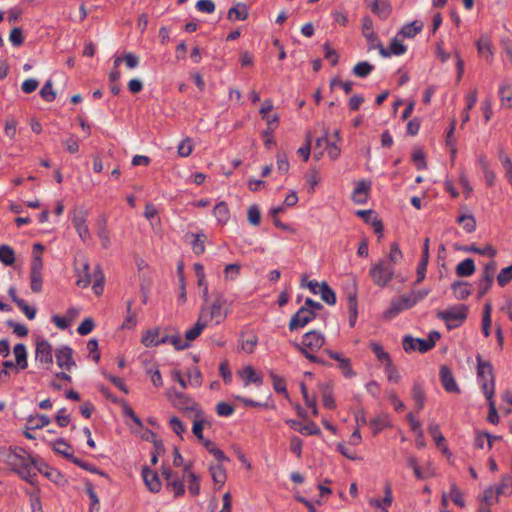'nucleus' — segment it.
I'll use <instances>...</instances> for the list:
<instances>
[{
	"label": "nucleus",
	"instance_id": "42",
	"mask_svg": "<svg viewBox=\"0 0 512 512\" xmlns=\"http://www.w3.org/2000/svg\"><path fill=\"white\" fill-rule=\"evenodd\" d=\"M159 329L148 330L142 337L141 342L146 347L160 345Z\"/></svg>",
	"mask_w": 512,
	"mask_h": 512
},
{
	"label": "nucleus",
	"instance_id": "4",
	"mask_svg": "<svg viewBox=\"0 0 512 512\" xmlns=\"http://www.w3.org/2000/svg\"><path fill=\"white\" fill-rule=\"evenodd\" d=\"M468 307L466 305L453 306L438 312L437 316L446 323L449 330L460 326L467 318Z\"/></svg>",
	"mask_w": 512,
	"mask_h": 512
},
{
	"label": "nucleus",
	"instance_id": "22",
	"mask_svg": "<svg viewBox=\"0 0 512 512\" xmlns=\"http://www.w3.org/2000/svg\"><path fill=\"white\" fill-rule=\"evenodd\" d=\"M192 463H187L184 465V474L187 477L188 481V489L189 492L196 496L200 492V479L199 477L191 470Z\"/></svg>",
	"mask_w": 512,
	"mask_h": 512
},
{
	"label": "nucleus",
	"instance_id": "24",
	"mask_svg": "<svg viewBox=\"0 0 512 512\" xmlns=\"http://www.w3.org/2000/svg\"><path fill=\"white\" fill-rule=\"evenodd\" d=\"M208 322L202 318V316L199 314V317L197 319V322L195 323V325L186 331L185 333V339L184 340L185 342H191L193 340H195L196 338H198L200 336V334L202 333V331L208 326Z\"/></svg>",
	"mask_w": 512,
	"mask_h": 512
},
{
	"label": "nucleus",
	"instance_id": "41",
	"mask_svg": "<svg viewBox=\"0 0 512 512\" xmlns=\"http://www.w3.org/2000/svg\"><path fill=\"white\" fill-rule=\"evenodd\" d=\"M210 473L216 485H219L220 487L224 485L226 481V472L222 465H211Z\"/></svg>",
	"mask_w": 512,
	"mask_h": 512
},
{
	"label": "nucleus",
	"instance_id": "63",
	"mask_svg": "<svg viewBox=\"0 0 512 512\" xmlns=\"http://www.w3.org/2000/svg\"><path fill=\"white\" fill-rule=\"evenodd\" d=\"M496 496V488L489 487L484 491L483 502L489 507L498 501Z\"/></svg>",
	"mask_w": 512,
	"mask_h": 512
},
{
	"label": "nucleus",
	"instance_id": "3",
	"mask_svg": "<svg viewBox=\"0 0 512 512\" xmlns=\"http://www.w3.org/2000/svg\"><path fill=\"white\" fill-rule=\"evenodd\" d=\"M214 300L210 306H203L200 310V315L208 323L215 321V324H221L230 313V305L228 299L222 292H215Z\"/></svg>",
	"mask_w": 512,
	"mask_h": 512
},
{
	"label": "nucleus",
	"instance_id": "7",
	"mask_svg": "<svg viewBox=\"0 0 512 512\" xmlns=\"http://www.w3.org/2000/svg\"><path fill=\"white\" fill-rule=\"evenodd\" d=\"M43 262L41 255L33 256L30 268V287L35 293H39L42 290L43 278H42Z\"/></svg>",
	"mask_w": 512,
	"mask_h": 512
},
{
	"label": "nucleus",
	"instance_id": "35",
	"mask_svg": "<svg viewBox=\"0 0 512 512\" xmlns=\"http://www.w3.org/2000/svg\"><path fill=\"white\" fill-rule=\"evenodd\" d=\"M160 343H170L175 347L176 350H184L190 346V344L188 342H185L179 334L166 335L160 339Z\"/></svg>",
	"mask_w": 512,
	"mask_h": 512
},
{
	"label": "nucleus",
	"instance_id": "47",
	"mask_svg": "<svg viewBox=\"0 0 512 512\" xmlns=\"http://www.w3.org/2000/svg\"><path fill=\"white\" fill-rule=\"evenodd\" d=\"M465 252H472L479 255H486L489 257H494L496 255V250L491 245H486L484 248H478L474 244L470 246H465L463 248Z\"/></svg>",
	"mask_w": 512,
	"mask_h": 512
},
{
	"label": "nucleus",
	"instance_id": "60",
	"mask_svg": "<svg viewBox=\"0 0 512 512\" xmlns=\"http://www.w3.org/2000/svg\"><path fill=\"white\" fill-rule=\"evenodd\" d=\"M338 368L346 378H352L355 376V372L351 367V361L349 358L341 360V362L338 363Z\"/></svg>",
	"mask_w": 512,
	"mask_h": 512
},
{
	"label": "nucleus",
	"instance_id": "25",
	"mask_svg": "<svg viewBox=\"0 0 512 512\" xmlns=\"http://www.w3.org/2000/svg\"><path fill=\"white\" fill-rule=\"evenodd\" d=\"M249 16V10L246 4L237 3L235 6L231 7L228 10L227 18L231 21L233 20H241L244 21Z\"/></svg>",
	"mask_w": 512,
	"mask_h": 512
},
{
	"label": "nucleus",
	"instance_id": "16",
	"mask_svg": "<svg viewBox=\"0 0 512 512\" xmlns=\"http://www.w3.org/2000/svg\"><path fill=\"white\" fill-rule=\"evenodd\" d=\"M477 361V377L479 378L480 382H483L485 380H493L495 379L494 376V369L492 364L489 361L483 360L481 355L478 354L476 356Z\"/></svg>",
	"mask_w": 512,
	"mask_h": 512
},
{
	"label": "nucleus",
	"instance_id": "44",
	"mask_svg": "<svg viewBox=\"0 0 512 512\" xmlns=\"http://www.w3.org/2000/svg\"><path fill=\"white\" fill-rule=\"evenodd\" d=\"M495 488H496V496L510 495L512 493V477L509 475L503 476L501 479V483Z\"/></svg>",
	"mask_w": 512,
	"mask_h": 512
},
{
	"label": "nucleus",
	"instance_id": "8",
	"mask_svg": "<svg viewBox=\"0 0 512 512\" xmlns=\"http://www.w3.org/2000/svg\"><path fill=\"white\" fill-rule=\"evenodd\" d=\"M403 349L409 353L412 351H419L425 353L435 346V340H425L420 338H413L412 336H405L402 340Z\"/></svg>",
	"mask_w": 512,
	"mask_h": 512
},
{
	"label": "nucleus",
	"instance_id": "12",
	"mask_svg": "<svg viewBox=\"0 0 512 512\" xmlns=\"http://www.w3.org/2000/svg\"><path fill=\"white\" fill-rule=\"evenodd\" d=\"M36 360L49 369L53 363L52 346L47 340L38 341L36 344Z\"/></svg>",
	"mask_w": 512,
	"mask_h": 512
},
{
	"label": "nucleus",
	"instance_id": "48",
	"mask_svg": "<svg viewBox=\"0 0 512 512\" xmlns=\"http://www.w3.org/2000/svg\"><path fill=\"white\" fill-rule=\"evenodd\" d=\"M374 69V66L366 61L357 63L353 68V73L357 77H366L368 76Z\"/></svg>",
	"mask_w": 512,
	"mask_h": 512
},
{
	"label": "nucleus",
	"instance_id": "53",
	"mask_svg": "<svg viewBox=\"0 0 512 512\" xmlns=\"http://www.w3.org/2000/svg\"><path fill=\"white\" fill-rule=\"evenodd\" d=\"M193 151V143L190 138H185L178 145L177 152L181 157H188Z\"/></svg>",
	"mask_w": 512,
	"mask_h": 512
},
{
	"label": "nucleus",
	"instance_id": "55",
	"mask_svg": "<svg viewBox=\"0 0 512 512\" xmlns=\"http://www.w3.org/2000/svg\"><path fill=\"white\" fill-rule=\"evenodd\" d=\"M512 280V264L503 268L497 276L499 286L504 287Z\"/></svg>",
	"mask_w": 512,
	"mask_h": 512
},
{
	"label": "nucleus",
	"instance_id": "23",
	"mask_svg": "<svg viewBox=\"0 0 512 512\" xmlns=\"http://www.w3.org/2000/svg\"><path fill=\"white\" fill-rule=\"evenodd\" d=\"M371 188V183L367 181H360L354 188L352 199L357 204H363L366 202L368 193Z\"/></svg>",
	"mask_w": 512,
	"mask_h": 512
},
{
	"label": "nucleus",
	"instance_id": "52",
	"mask_svg": "<svg viewBox=\"0 0 512 512\" xmlns=\"http://www.w3.org/2000/svg\"><path fill=\"white\" fill-rule=\"evenodd\" d=\"M257 343L258 337L255 334H251L248 339L241 341L240 349L248 354H251L254 352Z\"/></svg>",
	"mask_w": 512,
	"mask_h": 512
},
{
	"label": "nucleus",
	"instance_id": "29",
	"mask_svg": "<svg viewBox=\"0 0 512 512\" xmlns=\"http://www.w3.org/2000/svg\"><path fill=\"white\" fill-rule=\"evenodd\" d=\"M454 296L457 299L464 300L471 295V285L467 282L456 281L452 284Z\"/></svg>",
	"mask_w": 512,
	"mask_h": 512
},
{
	"label": "nucleus",
	"instance_id": "46",
	"mask_svg": "<svg viewBox=\"0 0 512 512\" xmlns=\"http://www.w3.org/2000/svg\"><path fill=\"white\" fill-rule=\"evenodd\" d=\"M214 215L218 222L225 224L229 219V209L225 202H219L214 207Z\"/></svg>",
	"mask_w": 512,
	"mask_h": 512
},
{
	"label": "nucleus",
	"instance_id": "43",
	"mask_svg": "<svg viewBox=\"0 0 512 512\" xmlns=\"http://www.w3.org/2000/svg\"><path fill=\"white\" fill-rule=\"evenodd\" d=\"M0 261L7 265L11 266L15 262V253L14 250L8 245L0 246Z\"/></svg>",
	"mask_w": 512,
	"mask_h": 512
},
{
	"label": "nucleus",
	"instance_id": "56",
	"mask_svg": "<svg viewBox=\"0 0 512 512\" xmlns=\"http://www.w3.org/2000/svg\"><path fill=\"white\" fill-rule=\"evenodd\" d=\"M499 96L502 102V105H506L507 107H512V91L509 86L501 85L499 88Z\"/></svg>",
	"mask_w": 512,
	"mask_h": 512
},
{
	"label": "nucleus",
	"instance_id": "13",
	"mask_svg": "<svg viewBox=\"0 0 512 512\" xmlns=\"http://www.w3.org/2000/svg\"><path fill=\"white\" fill-rule=\"evenodd\" d=\"M439 376L441 384L445 391H447L448 393H460L459 386L449 367L441 366Z\"/></svg>",
	"mask_w": 512,
	"mask_h": 512
},
{
	"label": "nucleus",
	"instance_id": "21",
	"mask_svg": "<svg viewBox=\"0 0 512 512\" xmlns=\"http://www.w3.org/2000/svg\"><path fill=\"white\" fill-rule=\"evenodd\" d=\"M476 47L478 50V53L486 59L488 63H491L493 60V50H492V44L488 36L482 35L477 41H476Z\"/></svg>",
	"mask_w": 512,
	"mask_h": 512
},
{
	"label": "nucleus",
	"instance_id": "1",
	"mask_svg": "<svg viewBox=\"0 0 512 512\" xmlns=\"http://www.w3.org/2000/svg\"><path fill=\"white\" fill-rule=\"evenodd\" d=\"M2 455L11 470L30 484H34L37 472H42V466L21 447H9Z\"/></svg>",
	"mask_w": 512,
	"mask_h": 512
},
{
	"label": "nucleus",
	"instance_id": "18",
	"mask_svg": "<svg viewBox=\"0 0 512 512\" xmlns=\"http://www.w3.org/2000/svg\"><path fill=\"white\" fill-rule=\"evenodd\" d=\"M369 8L382 20L387 19L392 12L391 4L387 0H372Z\"/></svg>",
	"mask_w": 512,
	"mask_h": 512
},
{
	"label": "nucleus",
	"instance_id": "14",
	"mask_svg": "<svg viewBox=\"0 0 512 512\" xmlns=\"http://www.w3.org/2000/svg\"><path fill=\"white\" fill-rule=\"evenodd\" d=\"M362 34L368 42L369 49H377V44L381 41L374 32L373 21L369 16L362 18Z\"/></svg>",
	"mask_w": 512,
	"mask_h": 512
},
{
	"label": "nucleus",
	"instance_id": "34",
	"mask_svg": "<svg viewBox=\"0 0 512 512\" xmlns=\"http://www.w3.org/2000/svg\"><path fill=\"white\" fill-rule=\"evenodd\" d=\"M475 272V263L471 258L461 261L456 267V274L459 277H468Z\"/></svg>",
	"mask_w": 512,
	"mask_h": 512
},
{
	"label": "nucleus",
	"instance_id": "49",
	"mask_svg": "<svg viewBox=\"0 0 512 512\" xmlns=\"http://www.w3.org/2000/svg\"><path fill=\"white\" fill-rule=\"evenodd\" d=\"M40 96L46 102H52L56 98V93L53 90V83L51 80L46 81L40 90Z\"/></svg>",
	"mask_w": 512,
	"mask_h": 512
},
{
	"label": "nucleus",
	"instance_id": "64",
	"mask_svg": "<svg viewBox=\"0 0 512 512\" xmlns=\"http://www.w3.org/2000/svg\"><path fill=\"white\" fill-rule=\"evenodd\" d=\"M9 40L14 46L21 45L24 41L22 29L19 27L13 28L10 32Z\"/></svg>",
	"mask_w": 512,
	"mask_h": 512
},
{
	"label": "nucleus",
	"instance_id": "54",
	"mask_svg": "<svg viewBox=\"0 0 512 512\" xmlns=\"http://www.w3.org/2000/svg\"><path fill=\"white\" fill-rule=\"evenodd\" d=\"M481 388L488 402L490 403L491 401H494L495 379L481 382Z\"/></svg>",
	"mask_w": 512,
	"mask_h": 512
},
{
	"label": "nucleus",
	"instance_id": "40",
	"mask_svg": "<svg viewBox=\"0 0 512 512\" xmlns=\"http://www.w3.org/2000/svg\"><path fill=\"white\" fill-rule=\"evenodd\" d=\"M370 348L377 357V359L385 366L392 362L390 355L386 351H384L381 344L377 342H371Z\"/></svg>",
	"mask_w": 512,
	"mask_h": 512
},
{
	"label": "nucleus",
	"instance_id": "9",
	"mask_svg": "<svg viewBox=\"0 0 512 512\" xmlns=\"http://www.w3.org/2000/svg\"><path fill=\"white\" fill-rule=\"evenodd\" d=\"M72 224L84 243L91 239L90 230L87 225V212L85 210L74 212Z\"/></svg>",
	"mask_w": 512,
	"mask_h": 512
},
{
	"label": "nucleus",
	"instance_id": "36",
	"mask_svg": "<svg viewBox=\"0 0 512 512\" xmlns=\"http://www.w3.org/2000/svg\"><path fill=\"white\" fill-rule=\"evenodd\" d=\"M348 309H349V325L354 327L357 316H358V305L356 293H350L348 295Z\"/></svg>",
	"mask_w": 512,
	"mask_h": 512
},
{
	"label": "nucleus",
	"instance_id": "11",
	"mask_svg": "<svg viewBox=\"0 0 512 512\" xmlns=\"http://www.w3.org/2000/svg\"><path fill=\"white\" fill-rule=\"evenodd\" d=\"M315 317L316 313L312 309H309L308 307H301L296 314L292 316L289 322V329L294 331L298 328H303Z\"/></svg>",
	"mask_w": 512,
	"mask_h": 512
},
{
	"label": "nucleus",
	"instance_id": "17",
	"mask_svg": "<svg viewBox=\"0 0 512 512\" xmlns=\"http://www.w3.org/2000/svg\"><path fill=\"white\" fill-rule=\"evenodd\" d=\"M172 403L175 407H177L181 410H191V411L195 410L196 417L200 416V412L196 409L197 404L183 393L176 392L174 394V397L172 398Z\"/></svg>",
	"mask_w": 512,
	"mask_h": 512
},
{
	"label": "nucleus",
	"instance_id": "38",
	"mask_svg": "<svg viewBox=\"0 0 512 512\" xmlns=\"http://www.w3.org/2000/svg\"><path fill=\"white\" fill-rule=\"evenodd\" d=\"M423 28V23L414 21L412 23L406 24L402 27L399 34L406 38H413L419 32H421Z\"/></svg>",
	"mask_w": 512,
	"mask_h": 512
},
{
	"label": "nucleus",
	"instance_id": "57",
	"mask_svg": "<svg viewBox=\"0 0 512 512\" xmlns=\"http://www.w3.org/2000/svg\"><path fill=\"white\" fill-rule=\"evenodd\" d=\"M247 217H248V221L252 225L257 226L260 224L261 214H260V210L257 205H251L248 208Z\"/></svg>",
	"mask_w": 512,
	"mask_h": 512
},
{
	"label": "nucleus",
	"instance_id": "10",
	"mask_svg": "<svg viewBox=\"0 0 512 512\" xmlns=\"http://www.w3.org/2000/svg\"><path fill=\"white\" fill-rule=\"evenodd\" d=\"M413 306V300H411L409 294H404L398 298L392 299L389 308L384 312V316L391 319L400 312L410 309Z\"/></svg>",
	"mask_w": 512,
	"mask_h": 512
},
{
	"label": "nucleus",
	"instance_id": "5",
	"mask_svg": "<svg viewBox=\"0 0 512 512\" xmlns=\"http://www.w3.org/2000/svg\"><path fill=\"white\" fill-rule=\"evenodd\" d=\"M369 275L375 285L384 288L394 277V268L381 260L371 265Z\"/></svg>",
	"mask_w": 512,
	"mask_h": 512
},
{
	"label": "nucleus",
	"instance_id": "20",
	"mask_svg": "<svg viewBox=\"0 0 512 512\" xmlns=\"http://www.w3.org/2000/svg\"><path fill=\"white\" fill-rule=\"evenodd\" d=\"M377 49L383 57H389L391 55H402L406 52V46L397 38L392 40L388 49L384 48L382 43L377 44Z\"/></svg>",
	"mask_w": 512,
	"mask_h": 512
},
{
	"label": "nucleus",
	"instance_id": "19",
	"mask_svg": "<svg viewBox=\"0 0 512 512\" xmlns=\"http://www.w3.org/2000/svg\"><path fill=\"white\" fill-rule=\"evenodd\" d=\"M142 476H143V480H144L147 488L151 492L155 493V492L160 491L161 482H160V479L155 471H153L145 466L142 469Z\"/></svg>",
	"mask_w": 512,
	"mask_h": 512
},
{
	"label": "nucleus",
	"instance_id": "30",
	"mask_svg": "<svg viewBox=\"0 0 512 512\" xmlns=\"http://www.w3.org/2000/svg\"><path fill=\"white\" fill-rule=\"evenodd\" d=\"M52 447L56 453L61 454L71 462L75 458L72 453V447L63 439H58L55 442H53Z\"/></svg>",
	"mask_w": 512,
	"mask_h": 512
},
{
	"label": "nucleus",
	"instance_id": "31",
	"mask_svg": "<svg viewBox=\"0 0 512 512\" xmlns=\"http://www.w3.org/2000/svg\"><path fill=\"white\" fill-rule=\"evenodd\" d=\"M15 359H16V365L19 369H26L28 366L27 362V350L24 344L18 343L14 346L13 349Z\"/></svg>",
	"mask_w": 512,
	"mask_h": 512
},
{
	"label": "nucleus",
	"instance_id": "2",
	"mask_svg": "<svg viewBox=\"0 0 512 512\" xmlns=\"http://www.w3.org/2000/svg\"><path fill=\"white\" fill-rule=\"evenodd\" d=\"M88 260L83 256L75 259V273L77 276L76 285L81 288H86L90 285L93 279L92 289L96 295H101L104 290L105 277L100 265H96L93 275L89 272Z\"/></svg>",
	"mask_w": 512,
	"mask_h": 512
},
{
	"label": "nucleus",
	"instance_id": "51",
	"mask_svg": "<svg viewBox=\"0 0 512 512\" xmlns=\"http://www.w3.org/2000/svg\"><path fill=\"white\" fill-rule=\"evenodd\" d=\"M131 309H132V301L129 300V301H127L128 315L122 324L123 328L131 329V328L135 327L137 324L136 313L132 312Z\"/></svg>",
	"mask_w": 512,
	"mask_h": 512
},
{
	"label": "nucleus",
	"instance_id": "6",
	"mask_svg": "<svg viewBox=\"0 0 512 512\" xmlns=\"http://www.w3.org/2000/svg\"><path fill=\"white\" fill-rule=\"evenodd\" d=\"M325 343V337L322 333L312 330L307 332L301 343H295L294 346L297 350L309 349L312 352L318 351Z\"/></svg>",
	"mask_w": 512,
	"mask_h": 512
},
{
	"label": "nucleus",
	"instance_id": "28",
	"mask_svg": "<svg viewBox=\"0 0 512 512\" xmlns=\"http://www.w3.org/2000/svg\"><path fill=\"white\" fill-rule=\"evenodd\" d=\"M402 257L403 254L399 245L394 242L390 245L389 254L385 258L381 259V261L386 262L388 265L394 268V266L401 261Z\"/></svg>",
	"mask_w": 512,
	"mask_h": 512
},
{
	"label": "nucleus",
	"instance_id": "32",
	"mask_svg": "<svg viewBox=\"0 0 512 512\" xmlns=\"http://www.w3.org/2000/svg\"><path fill=\"white\" fill-rule=\"evenodd\" d=\"M412 398L415 401L417 411H421L425 405L426 395L420 383H414L412 387Z\"/></svg>",
	"mask_w": 512,
	"mask_h": 512
},
{
	"label": "nucleus",
	"instance_id": "15",
	"mask_svg": "<svg viewBox=\"0 0 512 512\" xmlns=\"http://www.w3.org/2000/svg\"><path fill=\"white\" fill-rule=\"evenodd\" d=\"M72 349L68 346H63L58 349L55 353V358L57 365L65 370H71L73 366H75V361L72 357Z\"/></svg>",
	"mask_w": 512,
	"mask_h": 512
},
{
	"label": "nucleus",
	"instance_id": "27",
	"mask_svg": "<svg viewBox=\"0 0 512 512\" xmlns=\"http://www.w3.org/2000/svg\"><path fill=\"white\" fill-rule=\"evenodd\" d=\"M428 432L435 441L437 447L441 448L443 453L447 454L449 452L448 448L445 446V438L440 431V427L438 424H430L428 426Z\"/></svg>",
	"mask_w": 512,
	"mask_h": 512
},
{
	"label": "nucleus",
	"instance_id": "37",
	"mask_svg": "<svg viewBox=\"0 0 512 512\" xmlns=\"http://www.w3.org/2000/svg\"><path fill=\"white\" fill-rule=\"evenodd\" d=\"M322 394V402L324 407L332 410L336 407L335 400L332 393V388L329 384H322L320 386Z\"/></svg>",
	"mask_w": 512,
	"mask_h": 512
},
{
	"label": "nucleus",
	"instance_id": "58",
	"mask_svg": "<svg viewBox=\"0 0 512 512\" xmlns=\"http://www.w3.org/2000/svg\"><path fill=\"white\" fill-rule=\"evenodd\" d=\"M459 223H463V228L466 232L471 233L476 228V221L471 215H462L458 218Z\"/></svg>",
	"mask_w": 512,
	"mask_h": 512
},
{
	"label": "nucleus",
	"instance_id": "62",
	"mask_svg": "<svg viewBox=\"0 0 512 512\" xmlns=\"http://www.w3.org/2000/svg\"><path fill=\"white\" fill-rule=\"evenodd\" d=\"M385 373L387 374V378L390 382L398 383L400 381V374L393 362L385 366Z\"/></svg>",
	"mask_w": 512,
	"mask_h": 512
},
{
	"label": "nucleus",
	"instance_id": "59",
	"mask_svg": "<svg viewBox=\"0 0 512 512\" xmlns=\"http://www.w3.org/2000/svg\"><path fill=\"white\" fill-rule=\"evenodd\" d=\"M450 498L457 506H459L461 508H463L465 506V503L463 500V494L455 484H452V486H451Z\"/></svg>",
	"mask_w": 512,
	"mask_h": 512
},
{
	"label": "nucleus",
	"instance_id": "33",
	"mask_svg": "<svg viewBox=\"0 0 512 512\" xmlns=\"http://www.w3.org/2000/svg\"><path fill=\"white\" fill-rule=\"evenodd\" d=\"M356 214L358 216H360L361 218H363L365 220V222H367V223L371 222L372 226L374 227V232L376 234L382 235V232H383L382 222L377 218H374L373 220L371 219L372 215H373V212L371 210H358L356 212Z\"/></svg>",
	"mask_w": 512,
	"mask_h": 512
},
{
	"label": "nucleus",
	"instance_id": "50",
	"mask_svg": "<svg viewBox=\"0 0 512 512\" xmlns=\"http://www.w3.org/2000/svg\"><path fill=\"white\" fill-rule=\"evenodd\" d=\"M270 377L272 379L273 388L277 393H283L287 396L286 382L285 380L275 374L274 372H270Z\"/></svg>",
	"mask_w": 512,
	"mask_h": 512
},
{
	"label": "nucleus",
	"instance_id": "26",
	"mask_svg": "<svg viewBox=\"0 0 512 512\" xmlns=\"http://www.w3.org/2000/svg\"><path fill=\"white\" fill-rule=\"evenodd\" d=\"M241 377L244 380L245 386L249 385L250 383L260 385L263 381L262 375L258 374L256 370L250 365L243 368Z\"/></svg>",
	"mask_w": 512,
	"mask_h": 512
},
{
	"label": "nucleus",
	"instance_id": "61",
	"mask_svg": "<svg viewBox=\"0 0 512 512\" xmlns=\"http://www.w3.org/2000/svg\"><path fill=\"white\" fill-rule=\"evenodd\" d=\"M6 324L8 327L13 329V332L18 337H25L28 335V328L25 325L16 323L13 320H8Z\"/></svg>",
	"mask_w": 512,
	"mask_h": 512
},
{
	"label": "nucleus",
	"instance_id": "45",
	"mask_svg": "<svg viewBox=\"0 0 512 512\" xmlns=\"http://www.w3.org/2000/svg\"><path fill=\"white\" fill-rule=\"evenodd\" d=\"M50 423V418L46 415H36L28 419L27 424L29 429H40Z\"/></svg>",
	"mask_w": 512,
	"mask_h": 512
},
{
	"label": "nucleus",
	"instance_id": "39",
	"mask_svg": "<svg viewBox=\"0 0 512 512\" xmlns=\"http://www.w3.org/2000/svg\"><path fill=\"white\" fill-rule=\"evenodd\" d=\"M319 294L321 299L328 305H334L336 303V294L326 282L320 284Z\"/></svg>",
	"mask_w": 512,
	"mask_h": 512
}]
</instances>
